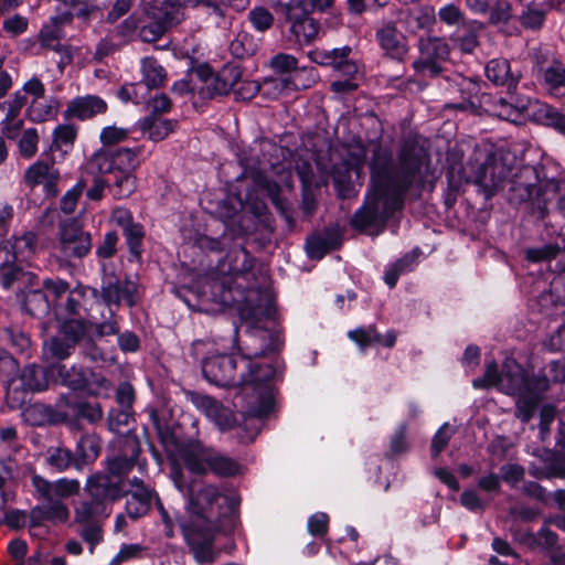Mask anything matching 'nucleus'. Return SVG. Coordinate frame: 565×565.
Masks as SVG:
<instances>
[{"label": "nucleus", "instance_id": "25", "mask_svg": "<svg viewBox=\"0 0 565 565\" xmlns=\"http://www.w3.org/2000/svg\"><path fill=\"white\" fill-rule=\"evenodd\" d=\"M449 89L456 88L459 93L461 102L447 104V108L467 111L476 108V100L480 93V82L461 74H454L446 78Z\"/></svg>", "mask_w": 565, "mask_h": 565}, {"label": "nucleus", "instance_id": "40", "mask_svg": "<svg viewBox=\"0 0 565 565\" xmlns=\"http://www.w3.org/2000/svg\"><path fill=\"white\" fill-rule=\"evenodd\" d=\"M20 381L23 390L30 392H41L49 386L46 369L36 364L26 365L20 374Z\"/></svg>", "mask_w": 565, "mask_h": 565}, {"label": "nucleus", "instance_id": "37", "mask_svg": "<svg viewBox=\"0 0 565 565\" xmlns=\"http://www.w3.org/2000/svg\"><path fill=\"white\" fill-rule=\"evenodd\" d=\"M565 382V363L550 361L537 374L533 375V385L539 391L546 392L551 383Z\"/></svg>", "mask_w": 565, "mask_h": 565}, {"label": "nucleus", "instance_id": "61", "mask_svg": "<svg viewBox=\"0 0 565 565\" xmlns=\"http://www.w3.org/2000/svg\"><path fill=\"white\" fill-rule=\"evenodd\" d=\"M557 534L547 526H543L536 534L527 533L524 542L530 546L553 548L557 543Z\"/></svg>", "mask_w": 565, "mask_h": 565}, {"label": "nucleus", "instance_id": "48", "mask_svg": "<svg viewBox=\"0 0 565 565\" xmlns=\"http://www.w3.org/2000/svg\"><path fill=\"white\" fill-rule=\"evenodd\" d=\"M141 71L142 82L140 84L142 87L145 86L149 89L158 88L166 79V72L163 67L154 58H145L141 64Z\"/></svg>", "mask_w": 565, "mask_h": 565}, {"label": "nucleus", "instance_id": "23", "mask_svg": "<svg viewBox=\"0 0 565 565\" xmlns=\"http://www.w3.org/2000/svg\"><path fill=\"white\" fill-rule=\"evenodd\" d=\"M499 388L511 396L530 388L536 390L533 385V376L529 377L523 366L511 358L503 362Z\"/></svg>", "mask_w": 565, "mask_h": 565}, {"label": "nucleus", "instance_id": "19", "mask_svg": "<svg viewBox=\"0 0 565 565\" xmlns=\"http://www.w3.org/2000/svg\"><path fill=\"white\" fill-rule=\"evenodd\" d=\"M184 394L196 408L203 409L222 431L234 428L236 424L234 413L215 398L207 395H200L193 391H184Z\"/></svg>", "mask_w": 565, "mask_h": 565}, {"label": "nucleus", "instance_id": "47", "mask_svg": "<svg viewBox=\"0 0 565 565\" xmlns=\"http://www.w3.org/2000/svg\"><path fill=\"white\" fill-rule=\"evenodd\" d=\"M23 306L29 315L41 318L50 311V299L42 289H32L25 295Z\"/></svg>", "mask_w": 565, "mask_h": 565}, {"label": "nucleus", "instance_id": "38", "mask_svg": "<svg viewBox=\"0 0 565 565\" xmlns=\"http://www.w3.org/2000/svg\"><path fill=\"white\" fill-rule=\"evenodd\" d=\"M137 125L142 136L152 141L163 140L173 130V125L170 120L161 119L153 115L142 118Z\"/></svg>", "mask_w": 565, "mask_h": 565}, {"label": "nucleus", "instance_id": "50", "mask_svg": "<svg viewBox=\"0 0 565 565\" xmlns=\"http://www.w3.org/2000/svg\"><path fill=\"white\" fill-rule=\"evenodd\" d=\"M46 462L58 472L65 471L77 463L73 452L64 447H50L46 452Z\"/></svg>", "mask_w": 565, "mask_h": 565}, {"label": "nucleus", "instance_id": "12", "mask_svg": "<svg viewBox=\"0 0 565 565\" xmlns=\"http://www.w3.org/2000/svg\"><path fill=\"white\" fill-rule=\"evenodd\" d=\"M279 337L265 328H252L246 331L243 344L238 348L242 361L264 360L279 356L281 348Z\"/></svg>", "mask_w": 565, "mask_h": 565}, {"label": "nucleus", "instance_id": "30", "mask_svg": "<svg viewBox=\"0 0 565 565\" xmlns=\"http://www.w3.org/2000/svg\"><path fill=\"white\" fill-rule=\"evenodd\" d=\"M107 108V103L99 96L86 95L74 98L70 103L66 111L71 116L85 120L105 114Z\"/></svg>", "mask_w": 565, "mask_h": 565}, {"label": "nucleus", "instance_id": "5", "mask_svg": "<svg viewBox=\"0 0 565 565\" xmlns=\"http://www.w3.org/2000/svg\"><path fill=\"white\" fill-rule=\"evenodd\" d=\"M31 483L41 503L30 511V525L39 526L44 521L65 522L68 509L64 500L78 491V481L62 478L51 482L39 475H33Z\"/></svg>", "mask_w": 565, "mask_h": 565}, {"label": "nucleus", "instance_id": "44", "mask_svg": "<svg viewBox=\"0 0 565 565\" xmlns=\"http://www.w3.org/2000/svg\"><path fill=\"white\" fill-rule=\"evenodd\" d=\"M230 53L238 60H244L255 55L258 51V44L253 34L247 31H239L231 41Z\"/></svg>", "mask_w": 565, "mask_h": 565}, {"label": "nucleus", "instance_id": "11", "mask_svg": "<svg viewBox=\"0 0 565 565\" xmlns=\"http://www.w3.org/2000/svg\"><path fill=\"white\" fill-rule=\"evenodd\" d=\"M417 46L420 56L413 62L415 72H427L430 77L440 75L443 72L440 62L447 61L450 55L447 40L440 36H420Z\"/></svg>", "mask_w": 565, "mask_h": 565}, {"label": "nucleus", "instance_id": "24", "mask_svg": "<svg viewBox=\"0 0 565 565\" xmlns=\"http://www.w3.org/2000/svg\"><path fill=\"white\" fill-rule=\"evenodd\" d=\"M487 78L497 86H505L509 92L516 89L522 72L513 67L507 58H492L484 68Z\"/></svg>", "mask_w": 565, "mask_h": 565}, {"label": "nucleus", "instance_id": "53", "mask_svg": "<svg viewBox=\"0 0 565 565\" xmlns=\"http://www.w3.org/2000/svg\"><path fill=\"white\" fill-rule=\"evenodd\" d=\"M247 19L253 28L260 33L269 31L275 24L274 14L264 6L253 8L248 12Z\"/></svg>", "mask_w": 565, "mask_h": 565}, {"label": "nucleus", "instance_id": "62", "mask_svg": "<svg viewBox=\"0 0 565 565\" xmlns=\"http://www.w3.org/2000/svg\"><path fill=\"white\" fill-rule=\"evenodd\" d=\"M526 10L520 15V23L525 29L537 30L545 21L546 10L545 7H524Z\"/></svg>", "mask_w": 565, "mask_h": 565}, {"label": "nucleus", "instance_id": "14", "mask_svg": "<svg viewBox=\"0 0 565 565\" xmlns=\"http://www.w3.org/2000/svg\"><path fill=\"white\" fill-rule=\"evenodd\" d=\"M110 222L121 228L129 252V262L142 263L143 239L146 231L142 224L135 221L132 213L125 207L111 211Z\"/></svg>", "mask_w": 565, "mask_h": 565}, {"label": "nucleus", "instance_id": "9", "mask_svg": "<svg viewBox=\"0 0 565 565\" xmlns=\"http://www.w3.org/2000/svg\"><path fill=\"white\" fill-rule=\"evenodd\" d=\"M140 452V440L135 433L128 430L126 435H119L114 440L111 455L107 459L108 473L120 479L135 466H138L140 471H145L146 461L138 459Z\"/></svg>", "mask_w": 565, "mask_h": 565}, {"label": "nucleus", "instance_id": "34", "mask_svg": "<svg viewBox=\"0 0 565 565\" xmlns=\"http://www.w3.org/2000/svg\"><path fill=\"white\" fill-rule=\"evenodd\" d=\"M8 241L20 263L29 262L36 254L39 237L33 231L17 232Z\"/></svg>", "mask_w": 565, "mask_h": 565}, {"label": "nucleus", "instance_id": "45", "mask_svg": "<svg viewBox=\"0 0 565 565\" xmlns=\"http://www.w3.org/2000/svg\"><path fill=\"white\" fill-rule=\"evenodd\" d=\"M87 371L86 369L77 365L66 367L64 364L57 365V373L61 377L62 384L71 388L72 391L83 392L87 384Z\"/></svg>", "mask_w": 565, "mask_h": 565}, {"label": "nucleus", "instance_id": "35", "mask_svg": "<svg viewBox=\"0 0 565 565\" xmlns=\"http://www.w3.org/2000/svg\"><path fill=\"white\" fill-rule=\"evenodd\" d=\"M110 514V508L105 505L100 501H96L93 497L84 499L78 507L75 509L74 522L75 523H87V522H99L100 519H105Z\"/></svg>", "mask_w": 565, "mask_h": 565}, {"label": "nucleus", "instance_id": "22", "mask_svg": "<svg viewBox=\"0 0 565 565\" xmlns=\"http://www.w3.org/2000/svg\"><path fill=\"white\" fill-rule=\"evenodd\" d=\"M60 172L52 162L38 160L31 164L24 172L23 180L25 184L33 189L40 184L43 185L44 192L49 196L57 195V181Z\"/></svg>", "mask_w": 565, "mask_h": 565}, {"label": "nucleus", "instance_id": "18", "mask_svg": "<svg viewBox=\"0 0 565 565\" xmlns=\"http://www.w3.org/2000/svg\"><path fill=\"white\" fill-rule=\"evenodd\" d=\"M211 447L203 445L198 437L191 436L181 439L179 437V459L191 473L205 476L207 473V461L212 452Z\"/></svg>", "mask_w": 565, "mask_h": 565}, {"label": "nucleus", "instance_id": "52", "mask_svg": "<svg viewBox=\"0 0 565 565\" xmlns=\"http://www.w3.org/2000/svg\"><path fill=\"white\" fill-rule=\"evenodd\" d=\"M103 408L99 403H92L88 401L79 399L76 406V427H79L81 420H86L88 424H97L103 419Z\"/></svg>", "mask_w": 565, "mask_h": 565}, {"label": "nucleus", "instance_id": "15", "mask_svg": "<svg viewBox=\"0 0 565 565\" xmlns=\"http://www.w3.org/2000/svg\"><path fill=\"white\" fill-rule=\"evenodd\" d=\"M202 373L212 384L222 387H236L238 384L237 360L230 354H217L205 359Z\"/></svg>", "mask_w": 565, "mask_h": 565}, {"label": "nucleus", "instance_id": "42", "mask_svg": "<svg viewBox=\"0 0 565 565\" xmlns=\"http://www.w3.org/2000/svg\"><path fill=\"white\" fill-rule=\"evenodd\" d=\"M74 351L75 347L58 332L43 343V356L46 360L62 361L70 358Z\"/></svg>", "mask_w": 565, "mask_h": 565}, {"label": "nucleus", "instance_id": "21", "mask_svg": "<svg viewBox=\"0 0 565 565\" xmlns=\"http://www.w3.org/2000/svg\"><path fill=\"white\" fill-rule=\"evenodd\" d=\"M85 492L110 508L111 503L121 497L122 481L114 479L110 475L96 473L88 478Z\"/></svg>", "mask_w": 565, "mask_h": 565}, {"label": "nucleus", "instance_id": "26", "mask_svg": "<svg viewBox=\"0 0 565 565\" xmlns=\"http://www.w3.org/2000/svg\"><path fill=\"white\" fill-rule=\"evenodd\" d=\"M177 13V0H162L159 13L153 12L154 21L141 26L140 38L143 42H153L161 38Z\"/></svg>", "mask_w": 565, "mask_h": 565}, {"label": "nucleus", "instance_id": "1", "mask_svg": "<svg viewBox=\"0 0 565 565\" xmlns=\"http://www.w3.org/2000/svg\"><path fill=\"white\" fill-rule=\"evenodd\" d=\"M369 168L370 190L350 224L361 232L373 227L383 231L387 221L403 210L408 191L413 186L424 189L433 175L427 141L417 134L407 135L401 142L396 167L392 151L373 142Z\"/></svg>", "mask_w": 565, "mask_h": 565}, {"label": "nucleus", "instance_id": "4", "mask_svg": "<svg viewBox=\"0 0 565 565\" xmlns=\"http://www.w3.org/2000/svg\"><path fill=\"white\" fill-rule=\"evenodd\" d=\"M198 47L199 44L190 38L184 39L183 46L179 49V68L185 71L184 77L179 81V95H189L190 99H193L196 90L201 99L227 95L239 83L242 66L227 63L214 73L207 64L200 63Z\"/></svg>", "mask_w": 565, "mask_h": 565}, {"label": "nucleus", "instance_id": "55", "mask_svg": "<svg viewBox=\"0 0 565 565\" xmlns=\"http://www.w3.org/2000/svg\"><path fill=\"white\" fill-rule=\"evenodd\" d=\"M135 422L134 409L111 408L107 415V425L110 431L120 433L122 427L130 426Z\"/></svg>", "mask_w": 565, "mask_h": 565}, {"label": "nucleus", "instance_id": "39", "mask_svg": "<svg viewBox=\"0 0 565 565\" xmlns=\"http://www.w3.org/2000/svg\"><path fill=\"white\" fill-rule=\"evenodd\" d=\"M79 399L72 394H61L52 406V411L57 424H65L71 428L76 427V406Z\"/></svg>", "mask_w": 565, "mask_h": 565}, {"label": "nucleus", "instance_id": "7", "mask_svg": "<svg viewBox=\"0 0 565 565\" xmlns=\"http://www.w3.org/2000/svg\"><path fill=\"white\" fill-rule=\"evenodd\" d=\"M118 239L116 232H107L96 247V256L102 260L100 296L108 306L119 305L124 301L129 307H134L138 301L136 282L129 279L122 281L118 279L115 270L109 268V265L105 262L116 254Z\"/></svg>", "mask_w": 565, "mask_h": 565}, {"label": "nucleus", "instance_id": "54", "mask_svg": "<svg viewBox=\"0 0 565 565\" xmlns=\"http://www.w3.org/2000/svg\"><path fill=\"white\" fill-rule=\"evenodd\" d=\"M15 140L19 154L22 158L31 159L36 154L40 137L35 128L24 129L22 135Z\"/></svg>", "mask_w": 565, "mask_h": 565}, {"label": "nucleus", "instance_id": "57", "mask_svg": "<svg viewBox=\"0 0 565 565\" xmlns=\"http://www.w3.org/2000/svg\"><path fill=\"white\" fill-rule=\"evenodd\" d=\"M488 23L491 25L507 24L512 19V7L508 0H494L490 4Z\"/></svg>", "mask_w": 565, "mask_h": 565}, {"label": "nucleus", "instance_id": "64", "mask_svg": "<svg viewBox=\"0 0 565 565\" xmlns=\"http://www.w3.org/2000/svg\"><path fill=\"white\" fill-rule=\"evenodd\" d=\"M56 113V107L51 103H43L41 100L33 99L30 106L28 107V115L32 121L42 122L51 117H53Z\"/></svg>", "mask_w": 565, "mask_h": 565}, {"label": "nucleus", "instance_id": "59", "mask_svg": "<svg viewBox=\"0 0 565 565\" xmlns=\"http://www.w3.org/2000/svg\"><path fill=\"white\" fill-rule=\"evenodd\" d=\"M501 381V371H499L498 363L492 360L487 363L483 376L477 377L472 381L475 388L486 390L492 386H498Z\"/></svg>", "mask_w": 565, "mask_h": 565}, {"label": "nucleus", "instance_id": "6", "mask_svg": "<svg viewBox=\"0 0 565 565\" xmlns=\"http://www.w3.org/2000/svg\"><path fill=\"white\" fill-rule=\"evenodd\" d=\"M335 0H289L281 4L285 22L289 25L287 41L296 46L312 44L321 31V23L312 17L315 11L326 12Z\"/></svg>", "mask_w": 565, "mask_h": 565}, {"label": "nucleus", "instance_id": "28", "mask_svg": "<svg viewBox=\"0 0 565 565\" xmlns=\"http://www.w3.org/2000/svg\"><path fill=\"white\" fill-rule=\"evenodd\" d=\"M348 337L354 341L361 350L373 344L392 349L396 344L397 332L395 330H388L385 334H381L375 326H367L349 331Z\"/></svg>", "mask_w": 565, "mask_h": 565}, {"label": "nucleus", "instance_id": "56", "mask_svg": "<svg viewBox=\"0 0 565 565\" xmlns=\"http://www.w3.org/2000/svg\"><path fill=\"white\" fill-rule=\"evenodd\" d=\"M351 47L343 46L333 50H316L310 53L311 60L320 65H333L335 67L340 60L349 56Z\"/></svg>", "mask_w": 565, "mask_h": 565}, {"label": "nucleus", "instance_id": "13", "mask_svg": "<svg viewBox=\"0 0 565 565\" xmlns=\"http://www.w3.org/2000/svg\"><path fill=\"white\" fill-rule=\"evenodd\" d=\"M274 404L269 391H264L256 399L246 401L244 420L236 433L241 444L247 445L256 439L262 430L263 419L273 412Z\"/></svg>", "mask_w": 565, "mask_h": 565}, {"label": "nucleus", "instance_id": "46", "mask_svg": "<svg viewBox=\"0 0 565 565\" xmlns=\"http://www.w3.org/2000/svg\"><path fill=\"white\" fill-rule=\"evenodd\" d=\"M25 420L32 426L57 425L52 405L34 403L23 411Z\"/></svg>", "mask_w": 565, "mask_h": 565}, {"label": "nucleus", "instance_id": "31", "mask_svg": "<svg viewBox=\"0 0 565 565\" xmlns=\"http://www.w3.org/2000/svg\"><path fill=\"white\" fill-rule=\"evenodd\" d=\"M532 100L529 97L518 96L515 89L508 90V97H499V103L502 105L500 118L512 122L521 121L529 111Z\"/></svg>", "mask_w": 565, "mask_h": 565}, {"label": "nucleus", "instance_id": "60", "mask_svg": "<svg viewBox=\"0 0 565 565\" xmlns=\"http://www.w3.org/2000/svg\"><path fill=\"white\" fill-rule=\"evenodd\" d=\"M438 19L447 25H457L458 28L469 21L463 10L455 3L441 7L438 11Z\"/></svg>", "mask_w": 565, "mask_h": 565}, {"label": "nucleus", "instance_id": "49", "mask_svg": "<svg viewBox=\"0 0 565 565\" xmlns=\"http://www.w3.org/2000/svg\"><path fill=\"white\" fill-rule=\"evenodd\" d=\"M563 252H565V245L551 242L540 247L526 248L524 256L530 263H542L556 259Z\"/></svg>", "mask_w": 565, "mask_h": 565}, {"label": "nucleus", "instance_id": "27", "mask_svg": "<svg viewBox=\"0 0 565 565\" xmlns=\"http://www.w3.org/2000/svg\"><path fill=\"white\" fill-rule=\"evenodd\" d=\"M525 118L535 124L551 127L565 136V114L545 103L533 99L529 111L524 115Z\"/></svg>", "mask_w": 565, "mask_h": 565}, {"label": "nucleus", "instance_id": "41", "mask_svg": "<svg viewBox=\"0 0 565 565\" xmlns=\"http://www.w3.org/2000/svg\"><path fill=\"white\" fill-rule=\"evenodd\" d=\"M89 323L83 319H67L58 328V333L75 348L88 338Z\"/></svg>", "mask_w": 565, "mask_h": 565}, {"label": "nucleus", "instance_id": "3", "mask_svg": "<svg viewBox=\"0 0 565 565\" xmlns=\"http://www.w3.org/2000/svg\"><path fill=\"white\" fill-rule=\"evenodd\" d=\"M483 178L487 186L505 190L511 204L526 203L530 216L536 222H542L546 227H555L548 203L554 198L555 191L562 188L557 180L541 182L536 168L532 166L523 167L511 179H507L502 164L497 162L483 166Z\"/></svg>", "mask_w": 565, "mask_h": 565}, {"label": "nucleus", "instance_id": "58", "mask_svg": "<svg viewBox=\"0 0 565 565\" xmlns=\"http://www.w3.org/2000/svg\"><path fill=\"white\" fill-rule=\"evenodd\" d=\"M86 379L87 384L85 385V388H83V392H85L87 395H106L111 388L110 381L100 373H96L92 370H88Z\"/></svg>", "mask_w": 565, "mask_h": 565}, {"label": "nucleus", "instance_id": "63", "mask_svg": "<svg viewBox=\"0 0 565 565\" xmlns=\"http://www.w3.org/2000/svg\"><path fill=\"white\" fill-rule=\"evenodd\" d=\"M82 527L79 536L89 545V553L93 554L96 545L103 541V530L99 522L78 523Z\"/></svg>", "mask_w": 565, "mask_h": 565}, {"label": "nucleus", "instance_id": "29", "mask_svg": "<svg viewBox=\"0 0 565 565\" xmlns=\"http://www.w3.org/2000/svg\"><path fill=\"white\" fill-rule=\"evenodd\" d=\"M484 28V23L469 20L451 34L450 40L462 54H472L480 46L479 38Z\"/></svg>", "mask_w": 565, "mask_h": 565}, {"label": "nucleus", "instance_id": "20", "mask_svg": "<svg viewBox=\"0 0 565 565\" xmlns=\"http://www.w3.org/2000/svg\"><path fill=\"white\" fill-rule=\"evenodd\" d=\"M342 245V233L337 226H327L306 238V253L310 259L319 260Z\"/></svg>", "mask_w": 565, "mask_h": 565}, {"label": "nucleus", "instance_id": "10", "mask_svg": "<svg viewBox=\"0 0 565 565\" xmlns=\"http://www.w3.org/2000/svg\"><path fill=\"white\" fill-rule=\"evenodd\" d=\"M90 249L92 235L89 232L84 231L74 221H66L60 224L55 250L61 259L67 263L81 260L89 254Z\"/></svg>", "mask_w": 565, "mask_h": 565}, {"label": "nucleus", "instance_id": "16", "mask_svg": "<svg viewBox=\"0 0 565 565\" xmlns=\"http://www.w3.org/2000/svg\"><path fill=\"white\" fill-rule=\"evenodd\" d=\"M375 41L384 56L397 62H404L409 53L407 38L397 29L393 20L383 21L376 28Z\"/></svg>", "mask_w": 565, "mask_h": 565}, {"label": "nucleus", "instance_id": "36", "mask_svg": "<svg viewBox=\"0 0 565 565\" xmlns=\"http://www.w3.org/2000/svg\"><path fill=\"white\" fill-rule=\"evenodd\" d=\"M543 393L544 391L530 388L516 394L515 417L524 424L529 423L536 413Z\"/></svg>", "mask_w": 565, "mask_h": 565}, {"label": "nucleus", "instance_id": "17", "mask_svg": "<svg viewBox=\"0 0 565 565\" xmlns=\"http://www.w3.org/2000/svg\"><path fill=\"white\" fill-rule=\"evenodd\" d=\"M139 149L119 148L108 153L95 154L90 163L102 174L131 173L139 164Z\"/></svg>", "mask_w": 565, "mask_h": 565}, {"label": "nucleus", "instance_id": "8", "mask_svg": "<svg viewBox=\"0 0 565 565\" xmlns=\"http://www.w3.org/2000/svg\"><path fill=\"white\" fill-rule=\"evenodd\" d=\"M245 362V372L238 375V384L243 386V397L256 399L264 391H269L274 399L271 382H280L284 377L285 363L280 356Z\"/></svg>", "mask_w": 565, "mask_h": 565}, {"label": "nucleus", "instance_id": "43", "mask_svg": "<svg viewBox=\"0 0 565 565\" xmlns=\"http://www.w3.org/2000/svg\"><path fill=\"white\" fill-rule=\"evenodd\" d=\"M0 493L4 501L0 513V523L11 529L24 527L28 520H30V514L28 515L26 512L22 510L7 511V504L13 500V494L4 489V484L0 486Z\"/></svg>", "mask_w": 565, "mask_h": 565}, {"label": "nucleus", "instance_id": "32", "mask_svg": "<svg viewBox=\"0 0 565 565\" xmlns=\"http://www.w3.org/2000/svg\"><path fill=\"white\" fill-rule=\"evenodd\" d=\"M159 440L166 451L170 466V478L177 486V435L175 424H164L160 419L157 422Z\"/></svg>", "mask_w": 565, "mask_h": 565}, {"label": "nucleus", "instance_id": "33", "mask_svg": "<svg viewBox=\"0 0 565 565\" xmlns=\"http://www.w3.org/2000/svg\"><path fill=\"white\" fill-rule=\"evenodd\" d=\"M243 466L238 460L212 449L207 461V472L221 478H232L242 473Z\"/></svg>", "mask_w": 565, "mask_h": 565}, {"label": "nucleus", "instance_id": "51", "mask_svg": "<svg viewBox=\"0 0 565 565\" xmlns=\"http://www.w3.org/2000/svg\"><path fill=\"white\" fill-rule=\"evenodd\" d=\"M109 175L111 177V179L108 180L109 186H111L113 194L116 199H125L134 193L136 189V178L132 173L117 172Z\"/></svg>", "mask_w": 565, "mask_h": 565}, {"label": "nucleus", "instance_id": "2", "mask_svg": "<svg viewBox=\"0 0 565 565\" xmlns=\"http://www.w3.org/2000/svg\"><path fill=\"white\" fill-rule=\"evenodd\" d=\"M186 497L189 520L182 525L184 540L199 563H213L218 556L214 550L215 534L234 529L241 500L203 483L190 484Z\"/></svg>", "mask_w": 565, "mask_h": 565}]
</instances>
